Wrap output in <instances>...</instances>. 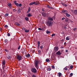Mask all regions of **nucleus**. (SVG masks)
I'll return each instance as SVG.
<instances>
[{
	"instance_id": "f257e3e1",
	"label": "nucleus",
	"mask_w": 77,
	"mask_h": 77,
	"mask_svg": "<svg viewBox=\"0 0 77 77\" xmlns=\"http://www.w3.org/2000/svg\"><path fill=\"white\" fill-rule=\"evenodd\" d=\"M17 59L19 61H20L22 59V57L21 55L17 54Z\"/></svg>"
},
{
	"instance_id": "f03ea898",
	"label": "nucleus",
	"mask_w": 77,
	"mask_h": 77,
	"mask_svg": "<svg viewBox=\"0 0 77 77\" xmlns=\"http://www.w3.org/2000/svg\"><path fill=\"white\" fill-rule=\"evenodd\" d=\"M46 24L48 26H51L52 25V22L50 21H48L46 22Z\"/></svg>"
},
{
	"instance_id": "7ed1b4c3",
	"label": "nucleus",
	"mask_w": 77,
	"mask_h": 77,
	"mask_svg": "<svg viewBox=\"0 0 77 77\" xmlns=\"http://www.w3.org/2000/svg\"><path fill=\"white\" fill-rule=\"evenodd\" d=\"M31 71L32 72H33L34 73H36L37 71L36 69L35 68H32L31 69Z\"/></svg>"
},
{
	"instance_id": "20e7f679",
	"label": "nucleus",
	"mask_w": 77,
	"mask_h": 77,
	"mask_svg": "<svg viewBox=\"0 0 77 77\" xmlns=\"http://www.w3.org/2000/svg\"><path fill=\"white\" fill-rule=\"evenodd\" d=\"M38 63H39V61H38V60L36 61L34 63V65H35V68H37V67H38Z\"/></svg>"
},
{
	"instance_id": "39448f33",
	"label": "nucleus",
	"mask_w": 77,
	"mask_h": 77,
	"mask_svg": "<svg viewBox=\"0 0 77 77\" xmlns=\"http://www.w3.org/2000/svg\"><path fill=\"white\" fill-rule=\"evenodd\" d=\"M59 49V47L57 46H56L54 48V50L55 51H58V50Z\"/></svg>"
},
{
	"instance_id": "423d86ee",
	"label": "nucleus",
	"mask_w": 77,
	"mask_h": 77,
	"mask_svg": "<svg viewBox=\"0 0 77 77\" xmlns=\"http://www.w3.org/2000/svg\"><path fill=\"white\" fill-rule=\"evenodd\" d=\"M35 5H39V1H35L34 2Z\"/></svg>"
},
{
	"instance_id": "0eeeda50",
	"label": "nucleus",
	"mask_w": 77,
	"mask_h": 77,
	"mask_svg": "<svg viewBox=\"0 0 77 77\" xmlns=\"http://www.w3.org/2000/svg\"><path fill=\"white\" fill-rule=\"evenodd\" d=\"M38 29L39 30H41V32H43V31H44V30H45V29H43V28H38Z\"/></svg>"
},
{
	"instance_id": "6e6552de",
	"label": "nucleus",
	"mask_w": 77,
	"mask_h": 77,
	"mask_svg": "<svg viewBox=\"0 0 77 77\" xmlns=\"http://www.w3.org/2000/svg\"><path fill=\"white\" fill-rule=\"evenodd\" d=\"M62 12L64 13V14H66V13H68V11L65 10H63L62 11Z\"/></svg>"
},
{
	"instance_id": "1a4fd4ad",
	"label": "nucleus",
	"mask_w": 77,
	"mask_h": 77,
	"mask_svg": "<svg viewBox=\"0 0 77 77\" xmlns=\"http://www.w3.org/2000/svg\"><path fill=\"white\" fill-rule=\"evenodd\" d=\"M42 14L43 17H45L47 15V14L44 12L42 13Z\"/></svg>"
},
{
	"instance_id": "9d476101",
	"label": "nucleus",
	"mask_w": 77,
	"mask_h": 77,
	"mask_svg": "<svg viewBox=\"0 0 77 77\" xmlns=\"http://www.w3.org/2000/svg\"><path fill=\"white\" fill-rule=\"evenodd\" d=\"M62 54V53L60 52V51H59L56 52V54L57 55H60Z\"/></svg>"
},
{
	"instance_id": "9b49d317",
	"label": "nucleus",
	"mask_w": 77,
	"mask_h": 77,
	"mask_svg": "<svg viewBox=\"0 0 77 77\" xmlns=\"http://www.w3.org/2000/svg\"><path fill=\"white\" fill-rule=\"evenodd\" d=\"M32 14H31L30 13H29L27 14V17H32Z\"/></svg>"
},
{
	"instance_id": "f8f14e48",
	"label": "nucleus",
	"mask_w": 77,
	"mask_h": 77,
	"mask_svg": "<svg viewBox=\"0 0 77 77\" xmlns=\"http://www.w3.org/2000/svg\"><path fill=\"white\" fill-rule=\"evenodd\" d=\"M2 66L3 65H5L6 64V61L5 60H3L2 62Z\"/></svg>"
},
{
	"instance_id": "ddd939ff",
	"label": "nucleus",
	"mask_w": 77,
	"mask_h": 77,
	"mask_svg": "<svg viewBox=\"0 0 77 77\" xmlns=\"http://www.w3.org/2000/svg\"><path fill=\"white\" fill-rule=\"evenodd\" d=\"M38 48H39L40 45V42L39 41H38Z\"/></svg>"
},
{
	"instance_id": "4468645a",
	"label": "nucleus",
	"mask_w": 77,
	"mask_h": 77,
	"mask_svg": "<svg viewBox=\"0 0 77 77\" xmlns=\"http://www.w3.org/2000/svg\"><path fill=\"white\" fill-rule=\"evenodd\" d=\"M74 14L77 15V10H75L74 11Z\"/></svg>"
},
{
	"instance_id": "2eb2a0df",
	"label": "nucleus",
	"mask_w": 77,
	"mask_h": 77,
	"mask_svg": "<svg viewBox=\"0 0 77 77\" xmlns=\"http://www.w3.org/2000/svg\"><path fill=\"white\" fill-rule=\"evenodd\" d=\"M61 5H63V6H65V7H66V6H67V5H66V4H64V3H61Z\"/></svg>"
},
{
	"instance_id": "dca6fc26",
	"label": "nucleus",
	"mask_w": 77,
	"mask_h": 77,
	"mask_svg": "<svg viewBox=\"0 0 77 77\" xmlns=\"http://www.w3.org/2000/svg\"><path fill=\"white\" fill-rule=\"evenodd\" d=\"M26 57H29L30 56V55L29 54H28L27 55L26 54Z\"/></svg>"
},
{
	"instance_id": "f3484780",
	"label": "nucleus",
	"mask_w": 77,
	"mask_h": 77,
	"mask_svg": "<svg viewBox=\"0 0 77 77\" xmlns=\"http://www.w3.org/2000/svg\"><path fill=\"white\" fill-rule=\"evenodd\" d=\"M66 16H67V17H69L70 16V14H68V13H67L66 14Z\"/></svg>"
},
{
	"instance_id": "a211bd4d",
	"label": "nucleus",
	"mask_w": 77,
	"mask_h": 77,
	"mask_svg": "<svg viewBox=\"0 0 77 77\" xmlns=\"http://www.w3.org/2000/svg\"><path fill=\"white\" fill-rule=\"evenodd\" d=\"M4 42L5 43H8V40L7 39H5Z\"/></svg>"
},
{
	"instance_id": "6ab92c4d",
	"label": "nucleus",
	"mask_w": 77,
	"mask_h": 77,
	"mask_svg": "<svg viewBox=\"0 0 77 77\" xmlns=\"http://www.w3.org/2000/svg\"><path fill=\"white\" fill-rule=\"evenodd\" d=\"M25 32H26V33H28V32H29V30H27L26 29L25 30Z\"/></svg>"
},
{
	"instance_id": "aec40b11",
	"label": "nucleus",
	"mask_w": 77,
	"mask_h": 77,
	"mask_svg": "<svg viewBox=\"0 0 77 77\" xmlns=\"http://www.w3.org/2000/svg\"><path fill=\"white\" fill-rule=\"evenodd\" d=\"M35 4V3L34 2H31L29 4V5H34Z\"/></svg>"
},
{
	"instance_id": "412c9836",
	"label": "nucleus",
	"mask_w": 77,
	"mask_h": 77,
	"mask_svg": "<svg viewBox=\"0 0 77 77\" xmlns=\"http://www.w3.org/2000/svg\"><path fill=\"white\" fill-rule=\"evenodd\" d=\"M25 20L26 21H28L29 18H28V17H26L25 18Z\"/></svg>"
},
{
	"instance_id": "4be33fe9",
	"label": "nucleus",
	"mask_w": 77,
	"mask_h": 77,
	"mask_svg": "<svg viewBox=\"0 0 77 77\" xmlns=\"http://www.w3.org/2000/svg\"><path fill=\"white\" fill-rule=\"evenodd\" d=\"M16 25H17V26H20V24H19V23H18V22H16Z\"/></svg>"
},
{
	"instance_id": "5701e85b",
	"label": "nucleus",
	"mask_w": 77,
	"mask_h": 77,
	"mask_svg": "<svg viewBox=\"0 0 77 77\" xmlns=\"http://www.w3.org/2000/svg\"><path fill=\"white\" fill-rule=\"evenodd\" d=\"M51 68H49L47 69V71H51Z\"/></svg>"
},
{
	"instance_id": "b1692460",
	"label": "nucleus",
	"mask_w": 77,
	"mask_h": 77,
	"mask_svg": "<svg viewBox=\"0 0 77 77\" xmlns=\"http://www.w3.org/2000/svg\"><path fill=\"white\" fill-rule=\"evenodd\" d=\"M8 5L9 7H11L12 6V5L11 4L9 3L8 4Z\"/></svg>"
},
{
	"instance_id": "393cba45",
	"label": "nucleus",
	"mask_w": 77,
	"mask_h": 77,
	"mask_svg": "<svg viewBox=\"0 0 77 77\" xmlns=\"http://www.w3.org/2000/svg\"><path fill=\"white\" fill-rule=\"evenodd\" d=\"M47 8H49L50 9H53V8L50 7L49 5L47 6Z\"/></svg>"
},
{
	"instance_id": "a878e982",
	"label": "nucleus",
	"mask_w": 77,
	"mask_h": 77,
	"mask_svg": "<svg viewBox=\"0 0 77 77\" xmlns=\"http://www.w3.org/2000/svg\"><path fill=\"white\" fill-rule=\"evenodd\" d=\"M66 40H69V36L67 37H66Z\"/></svg>"
},
{
	"instance_id": "bb28decb",
	"label": "nucleus",
	"mask_w": 77,
	"mask_h": 77,
	"mask_svg": "<svg viewBox=\"0 0 77 77\" xmlns=\"http://www.w3.org/2000/svg\"><path fill=\"white\" fill-rule=\"evenodd\" d=\"M58 74L59 77H60V76H61V75H62V73H60V72L58 73Z\"/></svg>"
},
{
	"instance_id": "cd10ccee",
	"label": "nucleus",
	"mask_w": 77,
	"mask_h": 77,
	"mask_svg": "<svg viewBox=\"0 0 77 77\" xmlns=\"http://www.w3.org/2000/svg\"><path fill=\"white\" fill-rule=\"evenodd\" d=\"M46 33H47V34H48V33H51V32H50V31H46Z\"/></svg>"
},
{
	"instance_id": "c85d7f7f",
	"label": "nucleus",
	"mask_w": 77,
	"mask_h": 77,
	"mask_svg": "<svg viewBox=\"0 0 77 77\" xmlns=\"http://www.w3.org/2000/svg\"><path fill=\"white\" fill-rule=\"evenodd\" d=\"M49 20H51V21H53V19L51 17H49L48 18Z\"/></svg>"
},
{
	"instance_id": "c756f323",
	"label": "nucleus",
	"mask_w": 77,
	"mask_h": 77,
	"mask_svg": "<svg viewBox=\"0 0 77 77\" xmlns=\"http://www.w3.org/2000/svg\"><path fill=\"white\" fill-rule=\"evenodd\" d=\"M70 76H69V77H71L72 75H73V74L72 73H71L70 75Z\"/></svg>"
},
{
	"instance_id": "7c9ffc66",
	"label": "nucleus",
	"mask_w": 77,
	"mask_h": 77,
	"mask_svg": "<svg viewBox=\"0 0 77 77\" xmlns=\"http://www.w3.org/2000/svg\"><path fill=\"white\" fill-rule=\"evenodd\" d=\"M31 77H37L36 76V75L34 74H33L32 75Z\"/></svg>"
},
{
	"instance_id": "2f4dec72",
	"label": "nucleus",
	"mask_w": 77,
	"mask_h": 77,
	"mask_svg": "<svg viewBox=\"0 0 77 77\" xmlns=\"http://www.w3.org/2000/svg\"><path fill=\"white\" fill-rule=\"evenodd\" d=\"M15 5H16L17 6H19V4L18 3H15Z\"/></svg>"
},
{
	"instance_id": "473e14b6",
	"label": "nucleus",
	"mask_w": 77,
	"mask_h": 77,
	"mask_svg": "<svg viewBox=\"0 0 77 77\" xmlns=\"http://www.w3.org/2000/svg\"><path fill=\"white\" fill-rule=\"evenodd\" d=\"M46 61L47 62H49V61H50V60L48 59H47L46 60Z\"/></svg>"
},
{
	"instance_id": "72a5a7b5",
	"label": "nucleus",
	"mask_w": 77,
	"mask_h": 77,
	"mask_svg": "<svg viewBox=\"0 0 77 77\" xmlns=\"http://www.w3.org/2000/svg\"><path fill=\"white\" fill-rule=\"evenodd\" d=\"M4 27H5L6 28H8V26L7 25H5L4 26Z\"/></svg>"
},
{
	"instance_id": "f704fd0d",
	"label": "nucleus",
	"mask_w": 77,
	"mask_h": 77,
	"mask_svg": "<svg viewBox=\"0 0 77 77\" xmlns=\"http://www.w3.org/2000/svg\"><path fill=\"white\" fill-rule=\"evenodd\" d=\"M19 6V7H21V6H22V5L20 3L19 4V6Z\"/></svg>"
},
{
	"instance_id": "c9c22d12",
	"label": "nucleus",
	"mask_w": 77,
	"mask_h": 77,
	"mask_svg": "<svg viewBox=\"0 0 77 77\" xmlns=\"http://www.w3.org/2000/svg\"><path fill=\"white\" fill-rule=\"evenodd\" d=\"M55 35H56V34H53L52 35H51V36L52 37L54 36H55Z\"/></svg>"
},
{
	"instance_id": "e433bc0d",
	"label": "nucleus",
	"mask_w": 77,
	"mask_h": 77,
	"mask_svg": "<svg viewBox=\"0 0 77 77\" xmlns=\"http://www.w3.org/2000/svg\"><path fill=\"white\" fill-rule=\"evenodd\" d=\"M8 15H9V14H5V16L6 17H8Z\"/></svg>"
},
{
	"instance_id": "4c0bfd02",
	"label": "nucleus",
	"mask_w": 77,
	"mask_h": 77,
	"mask_svg": "<svg viewBox=\"0 0 77 77\" xmlns=\"http://www.w3.org/2000/svg\"><path fill=\"white\" fill-rule=\"evenodd\" d=\"M77 30V28H73V31H75V30Z\"/></svg>"
},
{
	"instance_id": "58836bf2",
	"label": "nucleus",
	"mask_w": 77,
	"mask_h": 77,
	"mask_svg": "<svg viewBox=\"0 0 77 77\" xmlns=\"http://www.w3.org/2000/svg\"><path fill=\"white\" fill-rule=\"evenodd\" d=\"M38 52L39 54H41V51L39 50L38 51Z\"/></svg>"
},
{
	"instance_id": "ea45409f",
	"label": "nucleus",
	"mask_w": 77,
	"mask_h": 77,
	"mask_svg": "<svg viewBox=\"0 0 77 77\" xmlns=\"http://www.w3.org/2000/svg\"><path fill=\"white\" fill-rule=\"evenodd\" d=\"M7 35L8 36H11V34H10V33H8L7 34Z\"/></svg>"
},
{
	"instance_id": "a19ab883",
	"label": "nucleus",
	"mask_w": 77,
	"mask_h": 77,
	"mask_svg": "<svg viewBox=\"0 0 77 77\" xmlns=\"http://www.w3.org/2000/svg\"><path fill=\"white\" fill-rule=\"evenodd\" d=\"M20 48H21V46L19 45L18 48V50H20Z\"/></svg>"
},
{
	"instance_id": "79ce46f5",
	"label": "nucleus",
	"mask_w": 77,
	"mask_h": 77,
	"mask_svg": "<svg viewBox=\"0 0 77 77\" xmlns=\"http://www.w3.org/2000/svg\"><path fill=\"white\" fill-rule=\"evenodd\" d=\"M5 51L7 52V53H8V50L6 49H5Z\"/></svg>"
},
{
	"instance_id": "37998d69",
	"label": "nucleus",
	"mask_w": 77,
	"mask_h": 77,
	"mask_svg": "<svg viewBox=\"0 0 77 77\" xmlns=\"http://www.w3.org/2000/svg\"><path fill=\"white\" fill-rule=\"evenodd\" d=\"M13 11L15 12L17 11V10L15 9H14L13 10Z\"/></svg>"
},
{
	"instance_id": "c03bdc74",
	"label": "nucleus",
	"mask_w": 77,
	"mask_h": 77,
	"mask_svg": "<svg viewBox=\"0 0 77 77\" xmlns=\"http://www.w3.org/2000/svg\"><path fill=\"white\" fill-rule=\"evenodd\" d=\"M18 12H19V13H21V10H18Z\"/></svg>"
},
{
	"instance_id": "a18cd8bd",
	"label": "nucleus",
	"mask_w": 77,
	"mask_h": 77,
	"mask_svg": "<svg viewBox=\"0 0 77 77\" xmlns=\"http://www.w3.org/2000/svg\"><path fill=\"white\" fill-rule=\"evenodd\" d=\"M30 7H29L28 8V11H29V12L30 11Z\"/></svg>"
},
{
	"instance_id": "49530a36",
	"label": "nucleus",
	"mask_w": 77,
	"mask_h": 77,
	"mask_svg": "<svg viewBox=\"0 0 77 77\" xmlns=\"http://www.w3.org/2000/svg\"><path fill=\"white\" fill-rule=\"evenodd\" d=\"M65 21H66V22H68V19H66L65 20Z\"/></svg>"
},
{
	"instance_id": "de8ad7c7",
	"label": "nucleus",
	"mask_w": 77,
	"mask_h": 77,
	"mask_svg": "<svg viewBox=\"0 0 77 77\" xmlns=\"http://www.w3.org/2000/svg\"><path fill=\"white\" fill-rule=\"evenodd\" d=\"M70 69H72L73 68V66H70Z\"/></svg>"
},
{
	"instance_id": "09e8293b",
	"label": "nucleus",
	"mask_w": 77,
	"mask_h": 77,
	"mask_svg": "<svg viewBox=\"0 0 77 77\" xmlns=\"http://www.w3.org/2000/svg\"><path fill=\"white\" fill-rule=\"evenodd\" d=\"M3 66V67H2V69H4V68H5V66Z\"/></svg>"
},
{
	"instance_id": "8fccbe9b",
	"label": "nucleus",
	"mask_w": 77,
	"mask_h": 77,
	"mask_svg": "<svg viewBox=\"0 0 77 77\" xmlns=\"http://www.w3.org/2000/svg\"><path fill=\"white\" fill-rule=\"evenodd\" d=\"M42 11H45V10H44V8H42Z\"/></svg>"
},
{
	"instance_id": "3c124183",
	"label": "nucleus",
	"mask_w": 77,
	"mask_h": 77,
	"mask_svg": "<svg viewBox=\"0 0 77 77\" xmlns=\"http://www.w3.org/2000/svg\"><path fill=\"white\" fill-rule=\"evenodd\" d=\"M65 18L63 17V18H62V20H65Z\"/></svg>"
},
{
	"instance_id": "603ef678",
	"label": "nucleus",
	"mask_w": 77,
	"mask_h": 77,
	"mask_svg": "<svg viewBox=\"0 0 77 77\" xmlns=\"http://www.w3.org/2000/svg\"><path fill=\"white\" fill-rule=\"evenodd\" d=\"M64 69H65V70H67L68 69H67V68H66V67H65V68H64Z\"/></svg>"
},
{
	"instance_id": "864d4df0",
	"label": "nucleus",
	"mask_w": 77,
	"mask_h": 77,
	"mask_svg": "<svg viewBox=\"0 0 77 77\" xmlns=\"http://www.w3.org/2000/svg\"><path fill=\"white\" fill-rule=\"evenodd\" d=\"M64 45L65 46L66 45V42H65V43H64Z\"/></svg>"
},
{
	"instance_id": "5fc2aeb1",
	"label": "nucleus",
	"mask_w": 77,
	"mask_h": 77,
	"mask_svg": "<svg viewBox=\"0 0 77 77\" xmlns=\"http://www.w3.org/2000/svg\"><path fill=\"white\" fill-rule=\"evenodd\" d=\"M25 29H25V28H23L22 29L23 30H25Z\"/></svg>"
},
{
	"instance_id": "6e6d98bb",
	"label": "nucleus",
	"mask_w": 77,
	"mask_h": 77,
	"mask_svg": "<svg viewBox=\"0 0 77 77\" xmlns=\"http://www.w3.org/2000/svg\"><path fill=\"white\" fill-rule=\"evenodd\" d=\"M52 68H53L54 69V68H55L54 66H52Z\"/></svg>"
},
{
	"instance_id": "4d7b16f0",
	"label": "nucleus",
	"mask_w": 77,
	"mask_h": 77,
	"mask_svg": "<svg viewBox=\"0 0 77 77\" xmlns=\"http://www.w3.org/2000/svg\"><path fill=\"white\" fill-rule=\"evenodd\" d=\"M60 51L61 52H63V49L61 50Z\"/></svg>"
},
{
	"instance_id": "13d9d810",
	"label": "nucleus",
	"mask_w": 77,
	"mask_h": 77,
	"mask_svg": "<svg viewBox=\"0 0 77 77\" xmlns=\"http://www.w3.org/2000/svg\"><path fill=\"white\" fill-rule=\"evenodd\" d=\"M23 53H24V52H25V51H26V50L24 49H23Z\"/></svg>"
},
{
	"instance_id": "bf43d9fd",
	"label": "nucleus",
	"mask_w": 77,
	"mask_h": 77,
	"mask_svg": "<svg viewBox=\"0 0 77 77\" xmlns=\"http://www.w3.org/2000/svg\"><path fill=\"white\" fill-rule=\"evenodd\" d=\"M43 48V47L42 46H40L41 49H42Z\"/></svg>"
},
{
	"instance_id": "052dcab7",
	"label": "nucleus",
	"mask_w": 77,
	"mask_h": 77,
	"mask_svg": "<svg viewBox=\"0 0 77 77\" xmlns=\"http://www.w3.org/2000/svg\"><path fill=\"white\" fill-rule=\"evenodd\" d=\"M67 28L65 26L64 27V29H66Z\"/></svg>"
},
{
	"instance_id": "680f3d73",
	"label": "nucleus",
	"mask_w": 77,
	"mask_h": 77,
	"mask_svg": "<svg viewBox=\"0 0 77 77\" xmlns=\"http://www.w3.org/2000/svg\"><path fill=\"white\" fill-rule=\"evenodd\" d=\"M8 59H9V58H10V57H11V56H8V57H7Z\"/></svg>"
},
{
	"instance_id": "e2e57ef3",
	"label": "nucleus",
	"mask_w": 77,
	"mask_h": 77,
	"mask_svg": "<svg viewBox=\"0 0 77 77\" xmlns=\"http://www.w3.org/2000/svg\"><path fill=\"white\" fill-rule=\"evenodd\" d=\"M14 3H17V1H14Z\"/></svg>"
},
{
	"instance_id": "0e129e2a",
	"label": "nucleus",
	"mask_w": 77,
	"mask_h": 77,
	"mask_svg": "<svg viewBox=\"0 0 77 77\" xmlns=\"http://www.w3.org/2000/svg\"><path fill=\"white\" fill-rule=\"evenodd\" d=\"M66 52H68V50H66Z\"/></svg>"
},
{
	"instance_id": "69168bd1",
	"label": "nucleus",
	"mask_w": 77,
	"mask_h": 77,
	"mask_svg": "<svg viewBox=\"0 0 77 77\" xmlns=\"http://www.w3.org/2000/svg\"><path fill=\"white\" fill-rule=\"evenodd\" d=\"M61 34H62V35H64V32H62Z\"/></svg>"
},
{
	"instance_id": "338daca9",
	"label": "nucleus",
	"mask_w": 77,
	"mask_h": 77,
	"mask_svg": "<svg viewBox=\"0 0 77 77\" xmlns=\"http://www.w3.org/2000/svg\"><path fill=\"white\" fill-rule=\"evenodd\" d=\"M29 12H30V11H27V13H29Z\"/></svg>"
},
{
	"instance_id": "774afa93",
	"label": "nucleus",
	"mask_w": 77,
	"mask_h": 77,
	"mask_svg": "<svg viewBox=\"0 0 77 77\" xmlns=\"http://www.w3.org/2000/svg\"><path fill=\"white\" fill-rule=\"evenodd\" d=\"M61 48H63V47H61Z\"/></svg>"
}]
</instances>
